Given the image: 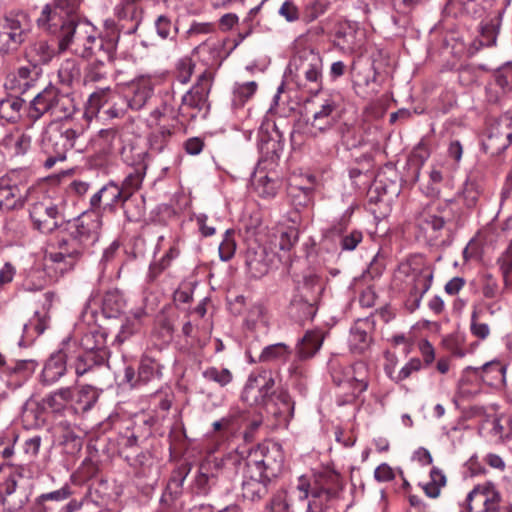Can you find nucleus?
Wrapping results in <instances>:
<instances>
[{
  "mask_svg": "<svg viewBox=\"0 0 512 512\" xmlns=\"http://www.w3.org/2000/svg\"><path fill=\"white\" fill-rule=\"evenodd\" d=\"M132 96L128 104L134 110H140L153 94V85L150 79L140 78L132 84Z\"/></svg>",
  "mask_w": 512,
  "mask_h": 512,
  "instance_id": "37",
  "label": "nucleus"
},
{
  "mask_svg": "<svg viewBox=\"0 0 512 512\" xmlns=\"http://www.w3.org/2000/svg\"><path fill=\"white\" fill-rule=\"evenodd\" d=\"M512 142V131L508 125L492 126L487 139L483 142L485 151L491 155L504 152Z\"/></svg>",
  "mask_w": 512,
  "mask_h": 512,
  "instance_id": "27",
  "label": "nucleus"
},
{
  "mask_svg": "<svg viewBox=\"0 0 512 512\" xmlns=\"http://www.w3.org/2000/svg\"><path fill=\"white\" fill-rule=\"evenodd\" d=\"M269 402L270 403L265 407L267 412L284 422H289L292 419L295 403L286 390L280 389L273 392L271 401Z\"/></svg>",
  "mask_w": 512,
  "mask_h": 512,
  "instance_id": "29",
  "label": "nucleus"
},
{
  "mask_svg": "<svg viewBox=\"0 0 512 512\" xmlns=\"http://www.w3.org/2000/svg\"><path fill=\"white\" fill-rule=\"evenodd\" d=\"M203 377L208 381H213L220 386H226L232 381V373L226 369H218L216 367H209L202 373Z\"/></svg>",
  "mask_w": 512,
  "mask_h": 512,
  "instance_id": "58",
  "label": "nucleus"
},
{
  "mask_svg": "<svg viewBox=\"0 0 512 512\" xmlns=\"http://www.w3.org/2000/svg\"><path fill=\"white\" fill-rule=\"evenodd\" d=\"M75 105L73 100L52 85L47 86L39 92L30 102L29 117L38 120L45 113L67 120L74 112Z\"/></svg>",
  "mask_w": 512,
  "mask_h": 512,
  "instance_id": "7",
  "label": "nucleus"
},
{
  "mask_svg": "<svg viewBox=\"0 0 512 512\" xmlns=\"http://www.w3.org/2000/svg\"><path fill=\"white\" fill-rule=\"evenodd\" d=\"M245 264L253 277H261L268 271L265 249L248 248L245 253Z\"/></svg>",
  "mask_w": 512,
  "mask_h": 512,
  "instance_id": "38",
  "label": "nucleus"
},
{
  "mask_svg": "<svg viewBox=\"0 0 512 512\" xmlns=\"http://www.w3.org/2000/svg\"><path fill=\"white\" fill-rule=\"evenodd\" d=\"M216 26L212 22H197L193 21L188 30L185 32L186 39H194L203 35L214 33Z\"/></svg>",
  "mask_w": 512,
  "mask_h": 512,
  "instance_id": "59",
  "label": "nucleus"
},
{
  "mask_svg": "<svg viewBox=\"0 0 512 512\" xmlns=\"http://www.w3.org/2000/svg\"><path fill=\"white\" fill-rule=\"evenodd\" d=\"M178 111L168 103L167 100L163 101L160 106L156 107L150 114V122L155 126L161 125H175L181 121Z\"/></svg>",
  "mask_w": 512,
  "mask_h": 512,
  "instance_id": "43",
  "label": "nucleus"
},
{
  "mask_svg": "<svg viewBox=\"0 0 512 512\" xmlns=\"http://www.w3.org/2000/svg\"><path fill=\"white\" fill-rule=\"evenodd\" d=\"M125 306V298L117 289L109 290L103 296L102 311L108 318H115L119 316L124 311Z\"/></svg>",
  "mask_w": 512,
  "mask_h": 512,
  "instance_id": "40",
  "label": "nucleus"
},
{
  "mask_svg": "<svg viewBox=\"0 0 512 512\" xmlns=\"http://www.w3.org/2000/svg\"><path fill=\"white\" fill-rule=\"evenodd\" d=\"M479 289L484 299H501L509 288L500 286L498 280L490 273L483 274L479 280Z\"/></svg>",
  "mask_w": 512,
  "mask_h": 512,
  "instance_id": "45",
  "label": "nucleus"
},
{
  "mask_svg": "<svg viewBox=\"0 0 512 512\" xmlns=\"http://www.w3.org/2000/svg\"><path fill=\"white\" fill-rule=\"evenodd\" d=\"M32 128H14L0 139V145L12 156L20 157L28 153L32 146Z\"/></svg>",
  "mask_w": 512,
  "mask_h": 512,
  "instance_id": "23",
  "label": "nucleus"
},
{
  "mask_svg": "<svg viewBox=\"0 0 512 512\" xmlns=\"http://www.w3.org/2000/svg\"><path fill=\"white\" fill-rule=\"evenodd\" d=\"M337 107L338 104L333 96H328L324 99L319 109L314 112L312 118L306 120L305 133L315 138L329 131L336 123L333 113Z\"/></svg>",
  "mask_w": 512,
  "mask_h": 512,
  "instance_id": "18",
  "label": "nucleus"
},
{
  "mask_svg": "<svg viewBox=\"0 0 512 512\" xmlns=\"http://www.w3.org/2000/svg\"><path fill=\"white\" fill-rule=\"evenodd\" d=\"M93 338V335H85L82 338V347L84 352L76 358L75 361V372L78 377L83 376L94 366L101 365L106 358V350L104 349L103 343L97 345H89V341Z\"/></svg>",
  "mask_w": 512,
  "mask_h": 512,
  "instance_id": "21",
  "label": "nucleus"
},
{
  "mask_svg": "<svg viewBox=\"0 0 512 512\" xmlns=\"http://www.w3.org/2000/svg\"><path fill=\"white\" fill-rule=\"evenodd\" d=\"M466 502L469 512H493L502 502V496L493 482L484 481L474 486Z\"/></svg>",
  "mask_w": 512,
  "mask_h": 512,
  "instance_id": "13",
  "label": "nucleus"
},
{
  "mask_svg": "<svg viewBox=\"0 0 512 512\" xmlns=\"http://www.w3.org/2000/svg\"><path fill=\"white\" fill-rule=\"evenodd\" d=\"M489 368H495L499 375L504 376L507 371V366L503 365L499 360H492L481 367H466L458 382L459 392L464 395H472L479 390L481 382L485 381L484 373Z\"/></svg>",
  "mask_w": 512,
  "mask_h": 512,
  "instance_id": "17",
  "label": "nucleus"
},
{
  "mask_svg": "<svg viewBox=\"0 0 512 512\" xmlns=\"http://www.w3.org/2000/svg\"><path fill=\"white\" fill-rule=\"evenodd\" d=\"M258 84L255 81L236 83L233 88V101L235 105L243 106L256 93Z\"/></svg>",
  "mask_w": 512,
  "mask_h": 512,
  "instance_id": "50",
  "label": "nucleus"
},
{
  "mask_svg": "<svg viewBox=\"0 0 512 512\" xmlns=\"http://www.w3.org/2000/svg\"><path fill=\"white\" fill-rule=\"evenodd\" d=\"M75 391L72 387H62L46 395L43 400V406L52 413L63 415L72 414L73 398Z\"/></svg>",
  "mask_w": 512,
  "mask_h": 512,
  "instance_id": "25",
  "label": "nucleus"
},
{
  "mask_svg": "<svg viewBox=\"0 0 512 512\" xmlns=\"http://www.w3.org/2000/svg\"><path fill=\"white\" fill-rule=\"evenodd\" d=\"M30 217L34 226L43 233L52 232L63 221L61 210L51 201L33 204L30 209Z\"/></svg>",
  "mask_w": 512,
  "mask_h": 512,
  "instance_id": "20",
  "label": "nucleus"
},
{
  "mask_svg": "<svg viewBox=\"0 0 512 512\" xmlns=\"http://www.w3.org/2000/svg\"><path fill=\"white\" fill-rule=\"evenodd\" d=\"M328 6V2L320 0H314L307 3L302 12V20L305 23H311L315 21L327 11Z\"/></svg>",
  "mask_w": 512,
  "mask_h": 512,
  "instance_id": "57",
  "label": "nucleus"
},
{
  "mask_svg": "<svg viewBox=\"0 0 512 512\" xmlns=\"http://www.w3.org/2000/svg\"><path fill=\"white\" fill-rule=\"evenodd\" d=\"M284 455L278 444L258 445L250 450L243 469L242 495L258 501L268 493V484L282 471Z\"/></svg>",
  "mask_w": 512,
  "mask_h": 512,
  "instance_id": "1",
  "label": "nucleus"
},
{
  "mask_svg": "<svg viewBox=\"0 0 512 512\" xmlns=\"http://www.w3.org/2000/svg\"><path fill=\"white\" fill-rule=\"evenodd\" d=\"M212 85V73L208 70L202 72L196 84L187 91L181 100L178 108V115L181 120H193L199 114L204 116L209 110L208 95Z\"/></svg>",
  "mask_w": 512,
  "mask_h": 512,
  "instance_id": "8",
  "label": "nucleus"
},
{
  "mask_svg": "<svg viewBox=\"0 0 512 512\" xmlns=\"http://www.w3.org/2000/svg\"><path fill=\"white\" fill-rule=\"evenodd\" d=\"M54 55L55 49L45 40L35 41L26 51V57L34 67L49 63Z\"/></svg>",
  "mask_w": 512,
  "mask_h": 512,
  "instance_id": "36",
  "label": "nucleus"
},
{
  "mask_svg": "<svg viewBox=\"0 0 512 512\" xmlns=\"http://www.w3.org/2000/svg\"><path fill=\"white\" fill-rule=\"evenodd\" d=\"M372 321L369 318L358 319L350 329L348 344L351 352L361 354L372 343Z\"/></svg>",
  "mask_w": 512,
  "mask_h": 512,
  "instance_id": "24",
  "label": "nucleus"
},
{
  "mask_svg": "<svg viewBox=\"0 0 512 512\" xmlns=\"http://www.w3.org/2000/svg\"><path fill=\"white\" fill-rule=\"evenodd\" d=\"M454 219L452 202L439 201L427 205L419 213L417 224L430 240H437Z\"/></svg>",
  "mask_w": 512,
  "mask_h": 512,
  "instance_id": "9",
  "label": "nucleus"
},
{
  "mask_svg": "<svg viewBox=\"0 0 512 512\" xmlns=\"http://www.w3.org/2000/svg\"><path fill=\"white\" fill-rule=\"evenodd\" d=\"M118 36L104 40L98 36L94 27L86 23H78L69 28L59 40V49H71L75 54L88 58L99 57V63L112 62L115 56Z\"/></svg>",
  "mask_w": 512,
  "mask_h": 512,
  "instance_id": "3",
  "label": "nucleus"
},
{
  "mask_svg": "<svg viewBox=\"0 0 512 512\" xmlns=\"http://www.w3.org/2000/svg\"><path fill=\"white\" fill-rule=\"evenodd\" d=\"M321 290L322 287L317 277L305 278L302 286L298 288L297 294L291 300V306L298 310L299 318L308 319L314 316V305Z\"/></svg>",
  "mask_w": 512,
  "mask_h": 512,
  "instance_id": "15",
  "label": "nucleus"
},
{
  "mask_svg": "<svg viewBox=\"0 0 512 512\" xmlns=\"http://www.w3.org/2000/svg\"><path fill=\"white\" fill-rule=\"evenodd\" d=\"M156 371V363L150 358H143L139 366L138 379L143 382H148L154 376Z\"/></svg>",
  "mask_w": 512,
  "mask_h": 512,
  "instance_id": "64",
  "label": "nucleus"
},
{
  "mask_svg": "<svg viewBox=\"0 0 512 512\" xmlns=\"http://www.w3.org/2000/svg\"><path fill=\"white\" fill-rule=\"evenodd\" d=\"M298 240V230L295 227H287L279 230L275 235V246L282 251H289Z\"/></svg>",
  "mask_w": 512,
  "mask_h": 512,
  "instance_id": "56",
  "label": "nucleus"
},
{
  "mask_svg": "<svg viewBox=\"0 0 512 512\" xmlns=\"http://www.w3.org/2000/svg\"><path fill=\"white\" fill-rule=\"evenodd\" d=\"M470 332L475 338L481 341L488 339L491 334L489 324L478 320V312L476 310L471 314Z\"/></svg>",
  "mask_w": 512,
  "mask_h": 512,
  "instance_id": "61",
  "label": "nucleus"
},
{
  "mask_svg": "<svg viewBox=\"0 0 512 512\" xmlns=\"http://www.w3.org/2000/svg\"><path fill=\"white\" fill-rule=\"evenodd\" d=\"M433 280V270L430 267H424L414 274L411 295L419 305L423 296L430 289Z\"/></svg>",
  "mask_w": 512,
  "mask_h": 512,
  "instance_id": "42",
  "label": "nucleus"
},
{
  "mask_svg": "<svg viewBox=\"0 0 512 512\" xmlns=\"http://www.w3.org/2000/svg\"><path fill=\"white\" fill-rule=\"evenodd\" d=\"M59 427L62 429L61 443L71 445L73 450H79L82 446L81 439L75 434L69 424L61 423Z\"/></svg>",
  "mask_w": 512,
  "mask_h": 512,
  "instance_id": "63",
  "label": "nucleus"
},
{
  "mask_svg": "<svg viewBox=\"0 0 512 512\" xmlns=\"http://www.w3.org/2000/svg\"><path fill=\"white\" fill-rule=\"evenodd\" d=\"M29 496L25 490L15 487L13 481L3 483L1 502L7 512H19L27 504Z\"/></svg>",
  "mask_w": 512,
  "mask_h": 512,
  "instance_id": "31",
  "label": "nucleus"
},
{
  "mask_svg": "<svg viewBox=\"0 0 512 512\" xmlns=\"http://www.w3.org/2000/svg\"><path fill=\"white\" fill-rule=\"evenodd\" d=\"M350 215L345 213L337 222L325 231V237L330 239L340 238L339 245L342 251H353L363 240L360 230H352L344 234L349 225Z\"/></svg>",
  "mask_w": 512,
  "mask_h": 512,
  "instance_id": "22",
  "label": "nucleus"
},
{
  "mask_svg": "<svg viewBox=\"0 0 512 512\" xmlns=\"http://www.w3.org/2000/svg\"><path fill=\"white\" fill-rule=\"evenodd\" d=\"M104 193V206L103 209L113 211L116 204L121 202L122 209L124 210L125 194L120 186L114 182H110L103 186Z\"/></svg>",
  "mask_w": 512,
  "mask_h": 512,
  "instance_id": "49",
  "label": "nucleus"
},
{
  "mask_svg": "<svg viewBox=\"0 0 512 512\" xmlns=\"http://www.w3.org/2000/svg\"><path fill=\"white\" fill-rule=\"evenodd\" d=\"M115 97L116 94L110 87L100 88L90 94L86 103L85 112L83 113V119L85 121L84 126H87V129L92 120L97 117L100 109L111 102Z\"/></svg>",
  "mask_w": 512,
  "mask_h": 512,
  "instance_id": "30",
  "label": "nucleus"
},
{
  "mask_svg": "<svg viewBox=\"0 0 512 512\" xmlns=\"http://www.w3.org/2000/svg\"><path fill=\"white\" fill-rule=\"evenodd\" d=\"M501 15L502 13L499 11L494 18L481 26L479 41L482 46H492L496 43L501 24Z\"/></svg>",
  "mask_w": 512,
  "mask_h": 512,
  "instance_id": "48",
  "label": "nucleus"
},
{
  "mask_svg": "<svg viewBox=\"0 0 512 512\" xmlns=\"http://www.w3.org/2000/svg\"><path fill=\"white\" fill-rule=\"evenodd\" d=\"M236 244L229 230L226 231L223 241L219 245V257L222 261H229L235 254Z\"/></svg>",
  "mask_w": 512,
  "mask_h": 512,
  "instance_id": "62",
  "label": "nucleus"
},
{
  "mask_svg": "<svg viewBox=\"0 0 512 512\" xmlns=\"http://www.w3.org/2000/svg\"><path fill=\"white\" fill-rule=\"evenodd\" d=\"M275 380L270 373L251 375L242 392V400L249 405H260L266 407L271 401Z\"/></svg>",
  "mask_w": 512,
  "mask_h": 512,
  "instance_id": "11",
  "label": "nucleus"
},
{
  "mask_svg": "<svg viewBox=\"0 0 512 512\" xmlns=\"http://www.w3.org/2000/svg\"><path fill=\"white\" fill-rule=\"evenodd\" d=\"M100 222L83 215L67 223L66 233L58 241V251L49 252L46 259L61 272L70 270L84 250L98 239Z\"/></svg>",
  "mask_w": 512,
  "mask_h": 512,
  "instance_id": "2",
  "label": "nucleus"
},
{
  "mask_svg": "<svg viewBox=\"0 0 512 512\" xmlns=\"http://www.w3.org/2000/svg\"><path fill=\"white\" fill-rule=\"evenodd\" d=\"M39 28L44 29L50 33H58L60 38L66 34L70 27H72L76 20L69 15L58 9L56 3L46 4L36 20Z\"/></svg>",
  "mask_w": 512,
  "mask_h": 512,
  "instance_id": "19",
  "label": "nucleus"
},
{
  "mask_svg": "<svg viewBox=\"0 0 512 512\" xmlns=\"http://www.w3.org/2000/svg\"><path fill=\"white\" fill-rule=\"evenodd\" d=\"M174 126L175 125L157 126V130H155L150 136V145L153 150L161 152L164 149L172 135V128Z\"/></svg>",
  "mask_w": 512,
  "mask_h": 512,
  "instance_id": "55",
  "label": "nucleus"
},
{
  "mask_svg": "<svg viewBox=\"0 0 512 512\" xmlns=\"http://www.w3.org/2000/svg\"><path fill=\"white\" fill-rule=\"evenodd\" d=\"M291 72L299 88L317 94L323 87V59L319 51L311 47L299 49L290 62Z\"/></svg>",
  "mask_w": 512,
  "mask_h": 512,
  "instance_id": "6",
  "label": "nucleus"
},
{
  "mask_svg": "<svg viewBox=\"0 0 512 512\" xmlns=\"http://www.w3.org/2000/svg\"><path fill=\"white\" fill-rule=\"evenodd\" d=\"M446 483L447 479L443 471L433 467L430 471V480L422 485V489L429 498H437Z\"/></svg>",
  "mask_w": 512,
  "mask_h": 512,
  "instance_id": "47",
  "label": "nucleus"
},
{
  "mask_svg": "<svg viewBox=\"0 0 512 512\" xmlns=\"http://www.w3.org/2000/svg\"><path fill=\"white\" fill-rule=\"evenodd\" d=\"M323 337L320 332L308 331L296 346V354L299 360L313 357L321 348Z\"/></svg>",
  "mask_w": 512,
  "mask_h": 512,
  "instance_id": "35",
  "label": "nucleus"
},
{
  "mask_svg": "<svg viewBox=\"0 0 512 512\" xmlns=\"http://www.w3.org/2000/svg\"><path fill=\"white\" fill-rule=\"evenodd\" d=\"M334 42L343 51L354 52L358 50L362 42L359 38V30L356 23L349 21L340 22L335 30Z\"/></svg>",
  "mask_w": 512,
  "mask_h": 512,
  "instance_id": "26",
  "label": "nucleus"
},
{
  "mask_svg": "<svg viewBox=\"0 0 512 512\" xmlns=\"http://www.w3.org/2000/svg\"><path fill=\"white\" fill-rule=\"evenodd\" d=\"M180 252L179 239L175 238L169 246L168 251L161 257V259L152 262L149 265V270L147 273L148 281L154 282L158 276L167 268H169L172 262L179 257Z\"/></svg>",
  "mask_w": 512,
  "mask_h": 512,
  "instance_id": "33",
  "label": "nucleus"
},
{
  "mask_svg": "<svg viewBox=\"0 0 512 512\" xmlns=\"http://www.w3.org/2000/svg\"><path fill=\"white\" fill-rule=\"evenodd\" d=\"M73 390L75 391V397L72 402V414L87 412L95 405L99 398L98 390L88 384L73 388Z\"/></svg>",
  "mask_w": 512,
  "mask_h": 512,
  "instance_id": "32",
  "label": "nucleus"
},
{
  "mask_svg": "<svg viewBox=\"0 0 512 512\" xmlns=\"http://www.w3.org/2000/svg\"><path fill=\"white\" fill-rule=\"evenodd\" d=\"M292 353L291 348L285 343L268 345L261 351L258 362L260 363H285Z\"/></svg>",
  "mask_w": 512,
  "mask_h": 512,
  "instance_id": "41",
  "label": "nucleus"
},
{
  "mask_svg": "<svg viewBox=\"0 0 512 512\" xmlns=\"http://www.w3.org/2000/svg\"><path fill=\"white\" fill-rule=\"evenodd\" d=\"M144 174L143 169H135L125 177L120 186L125 194L124 213L129 221H137L144 214L143 200L133 198L134 192L141 187Z\"/></svg>",
  "mask_w": 512,
  "mask_h": 512,
  "instance_id": "16",
  "label": "nucleus"
},
{
  "mask_svg": "<svg viewBox=\"0 0 512 512\" xmlns=\"http://www.w3.org/2000/svg\"><path fill=\"white\" fill-rule=\"evenodd\" d=\"M505 288H512V238L507 249L497 260Z\"/></svg>",
  "mask_w": 512,
  "mask_h": 512,
  "instance_id": "51",
  "label": "nucleus"
},
{
  "mask_svg": "<svg viewBox=\"0 0 512 512\" xmlns=\"http://www.w3.org/2000/svg\"><path fill=\"white\" fill-rule=\"evenodd\" d=\"M332 378L337 385L347 383L354 396L365 392L369 386V367L365 362L358 361L353 365L342 368L332 364Z\"/></svg>",
  "mask_w": 512,
  "mask_h": 512,
  "instance_id": "12",
  "label": "nucleus"
},
{
  "mask_svg": "<svg viewBox=\"0 0 512 512\" xmlns=\"http://www.w3.org/2000/svg\"><path fill=\"white\" fill-rule=\"evenodd\" d=\"M146 315L144 309L139 308L135 312H133L131 318H127L126 322L122 325L121 331L118 334L117 338L120 342H123L130 335L136 332L141 323V319Z\"/></svg>",
  "mask_w": 512,
  "mask_h": 512,
  "instance_id": "54",
  "label": "nucleus"
},
{
  "mask_svg": "<svg viewBox=\"0 0 512 512\" xmlns=\"http://www.w3.org/2000/svg\"><path fill=\"white\" fill-rule=\"evenodd\" d=\"M86 130L84 124L72 126L67 120L50 122L42 133L40 143L41 152L47 156L43 166L51 169L57 162L66 160L68 151Z\"/></svg>",
  "mask_w": 512,
  "mask_h": 512,
  "instance_id": "4",
  "label": "nucleus"
},
{
  "mask_svg": "<svg viewBox=\"0 0 512 512\" xmlns=\"http://www.w3.org/2000/svg\"><path fill=\"white\" fill-rule=\"evenodd\" d=\"M495 0H450L447 4L449 9L459 6V11L471 17H481L490 9Z\"/></svg>",
  "mask_w": 512,
  "mask_h": 512,
  "instance_id": "39",
  "label": "nucleus"
},
{
  "mask_svg": "<svg viewBox=\"0 0 512 512\" xmlns=\"http://www.w3.org/2000/svg\"><path fill=\"white\" fill-rule=\"evenodd\" d=\"M25 195L17 184L9 179H0V213H6L23 206Z\"/></svg>",
  "mask_w": 512,
  "mask_h": 512,
  "instance_id": "28",
  "label": "nucleus"
},
{
  "mask_svg": "<svg viewBox=\"0 0 512 512\" xmlns=\"http://www.w3.org/2000/svg\"><path fill=\"white\" fill-rule=\"evenodd\" d=\"M142 0H121V6L116 9L119 19H130L133 23L128 33H134L139 26L141 9L137 6Z\"/></svg>",
  "mask_w": 512,
  "mask_h": 512,
  "instance_id": "46",
  "label": "nucleus"
},
{
  "mask_svg": "<svg viewBox=\"0 0 512 512\" xmlns=\"http://www.w3.org/2000/svg\"><path fill=\"white\" fill-rule=\"evenodd\" d=\"M24 101L16 96L0 100V118L7 122H16L21 117Z\"/></svg>",
  "mask_w": 512,
  "mask_h": 512,
  "instance_id": "44",
  "label": "nucleus"
},
{
  "mask_svg": "<svg viewBox=\"0 0 512 512\" xmlns=\"http://www.w3.org/2000/svg\"><path fill=\"white\" fill-rule=\"evenodd\" d=\"M342 488L341 475L331 468H323L314 474L313 484L304 476L299 477L296 486L299 500H306L311 496L308 512H320L321 506L334 498Z\"/></svg>",
  "mask_w": 512,
  "mask_h": 512,
  "instance_id": "5",
  "label": "nucleus"
},
{
  "mask_svg": "<svg viewBox=\"0 0 512 512\" xmlns=\"http://www.w3.org/2000/svg\"><path fill=\"white\" fill-rule=\"evenodd\" d=\"M48 326V320L46 315H41L36 312L29 320L28 323H25L23 326V332L25 336L29 339H33L41 335Z\"/></svg>",
  "mask_w": 512,
  "mask_h": 512,
  "instance_id": "53",
  "label": "nucleus"
},
{
  "mask_svg": "<svg viewBox=\"0 0 512 512\" xmlns=\"http://www.w3.org/2000/svg\"><path fill=\"white\" fill-rule=\"evenodd\" d=\"M119 139L117 129H100L90 137L86 149L92 152V157L97 165H103L114 154Z\"/></svg>",
  "mask_w": 512,
  "mask_h": 512,
  "instance_id": "14",
  "label": "nucleus"
},
{
  "mask_svg": "<svg viewBox=\"0 0 512 512\" xmlns=\"http://www.w3.org/2000/svg\"><path fill=\"white\" fill-rule=\"evenodd\" d=\"M28 15L21 11H10L0 19V53L17 50L25 40Z\"/></svg>",
  "mask_w": 512,
  "mask_h": 512,
  "instance_id": "10",
  "label": "nucleus"
},
{
  "mask_svg": "<svg viewBox=\"0 0 512 512\" xmlns=\"http://www.w3.org/2000/svg\"><path fill=\"white\" fill-rule=\"evenodd\" d=\"M66 373L65 355L58 352L52 355L45 363L42 371V379L46 384L57 382Z\"/></svg>",
  "mask_w": 512,
  "mask_h": 512,
  "instance_id": "34",
  "label": "nucleus"
},
{
  "mask_svg": "<svg viewBox=\"0 0 512 512\" xmlns=\"http://www.w3.org/2000/svg\"><path fill=\"white\" fill-rule=\"evenodd\" d=\"M80 68L74 59H66L61 63L58 76L61 83L71 85L80 77Z\"/></svg>",
  "mask_w": 512,
  "mask_h": 512,
  "instance_id": "52",
  "label": "nucleus"
},
{
  "mask_svg": "<svg viewBox=\"0 0 512 512\" xmlns=\"http://www.w3.org/2000/svg\"><path fill=\"white\" fill-rule=\"evenodd\" d=\"M254 188L258 195L262 198H272L277 193V186L275 181L267 176L259 177L254 182Z\"/></svg>",
  "mask_w": 512,
  "mask_h": 512,
  "instance_id": "60",
  "label": "nucleus"
}]
</instances>
